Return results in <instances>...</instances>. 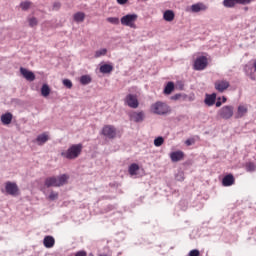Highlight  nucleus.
I'll use <instances>...</instances> for the list:
<instances>
[{
    "mask_svg": "<svg viewBox=\"0 0 256 256\" xmlns=\"http://www.w3.org/2000/svg\"><path fill=\"white\" fill-rule=\"evenodd\" d=\"M150 112L153 115H169L171 107L163 101H157L150 106Z\"/></svg>",
    "mask_w": 256,
    "mask_h": 256,
    "instance_id": "obj_1",
    "label": "nucleus"
},
{
    "mask_svg": "<svg viewBox=\"0 0 256 256\" xmlns=\"http://www.w3.org/2000/svg\"><path fill=\"white\" fill-rule=\"evenodd\" d=\"M69 179V176L66 174H62L61 176L55 177L51 176L45 179L44 185L45 187H63L65 183H67V180Z\"/></svg>",
    "mask_w": 256,
    "mask_h": 256,
    "instance_id": "obj_2",
    "label": "nucleus"
},
{
    "mask_svg": "<svg viewBox=\"0 0 256 256\" xmlns=\"http://www.w3.org/2000/svg\"><path fill=\"white\" fill-rule=\"evenodd\" d=\"M83 151V144H73L70 146L67 151L62 152L61 156L65 159H77L79 155H81V152Z\"/></svg>",
    "mask_w": 256,
    "mask_h": 256,
    "instance_id": "obj_3",
    "label": "nucleus"
},
{
    "mask_svg": "<svg viewBox=\"0 0 256 256\" xmlns=\"http://www.w3.org/2000/svg\"><path fill=\"white\" fill-rule=\"evenodd\" d=\"M235 115V108L232 105H226L223 106L218 110L217 116L220 119H225L228 121V119H231Z\"/></svg>",
    "mask_w": 256,
    "mask_h": 256,
    "instance_id": "obj_4",
    "label": "nucleus"
},
{
    "mask_svg": "<svg viewBox=\"0 0 256 256\" xmlns=\"http://www.w3.org/2000/svg\"><path fill=\"white\" fill-rule=\"evenodd\" d=\"M137 19V14H127L120 19V23L125 27H131V29H136L137 26L135 25V22L137 21Z\"/></svg>",
    "mask_w": 256,
    "mask_h": 256,
    "instance_id": "obj_5",
    "label": "nucleus"
},
{
    "mask_svg": "<svg viewBox=\"0 0 256 256\" xmlns=\"http://www.w3.org/2000/svg\"><path fill=\"white\" fill-rule=\"evenodd\" d=\"M5 191L7 195H12V197H17L19 195V186L17 183L8 181L5 183Z\"/></svg>",
    "mask_w": 256,
    "mask_h": 256,
    "instance_id": "obj_6",
    "label": "nucleus"
},
{
    "mask_svg": "<svg viewBox=\"0 0 256 256\" xmlns=\"http://www.w3.org/2000/svg\"><path fill=\"white\" fill-rule=\"evenodd\" d=\"M102 135L108 139H115L117 137V129L113 125H105L102 128Z\"/></svg>",
    "mask_w": 256,
    "mask_h": 256,
    "instance_id": "obj_7",
    "label": "nucleus"
},
{
    "mask_svg": "<svg viewBox=\"0 0 256 256\" xmlns=\"http://www.w3.org/2000/svg\"><path fill=\"white\" fill-rule=\"evenodd\" d=\"M214 87L216 91H218V93H224V91H227L229 87H231V84L229 83V81L222 79V80H217L214 83Z\"/></svg>",
    "mask_w": 256,
    "mask_h": 256,
    "instance_id": "obj_8",
    "label": "nucleus"
},
{
    "mask_svg": "<svg viewBox=\"0 0 256 256\" xmlns=\"http://www.w3.org/2000/svg\"><path fill=\"white\" fill-rule=\"evenodd\" d=\"M207 57L201 56L198 57L194 62V69L195 71H203V69H206L207 67Z\"/></svg>",
    "mask_w": 256,
    "mask_h": 256,
    "instance_id": "obj_9",
    "label": "nucleus"
},
{
    "mask_svg": "<svg viewBox=\"0 0 256 256\" xmlns=\"http://www.w3.org/2000/svg\"><path fill=\"white\" fill-rule=\"evenodd\" d=\"M125 103L130 107L131 109H137L139 107V100L137 99L136 95L128 94L125 98Z\"/></svg>",
    "mask_w": 256,
    "mask_h": 256,
    "instance_id": "obj_10",
    "label": "nucleus"
},
{
    "mask_svg": "<svg viewBox=\"0 0 256 256\" xmlns=\"http://www.w3.org/2000/svg\"><path fill=\"white\" fill-rule=\"evenodd\" d=\"M247 113H249V108L247 107V105L240 104L237 107L234 117L235 119H243V117L247 116Z\"/></svg>",
    "mask_w": 256,
    "mask_h": 256,
    "instance_id": "obj_11",
    "label": "nucleus"
},
{
    "mask_svg": "<svg viewBox=\"0 0 256 256\" xmlns=\"http://www.w3.org/2000/svg\"><path fill=\"white\" fill-rule=\"evenodd\" d=\"M145 119L144 111H133L130 113V121H134V123H141Z\"/></svg>",
    "mask_w": 256,
    "mask_h": 256,
    "instance_id": "obj_12",
    "label": "nucleus"
},
{
    "mask_svg": "<svg viewBox=\"0 0 256 256\" xmlns=\"http://www.w3.org/2000/svg\"><path fill=\"white\" fill-rule=\"evenodd\" d=\"M223 187H231V185H235V176L233 174H227L222 179Z\"/></svg>",
    "mask_w": 256,
    "mask_h": 256,
    "instance_id": "obj_13",
    "label": "nucleus"
},
{
    "mask_svg": "<svg viewBox=\"0 0 256 256\" xmlns=\"http://www.w3.org/2000/svg\"><path fill=\"white\" fill-rule=\"evenodd\" d=\"M20 73L26 81H33L35 79V74L33 72L27 70V68L21 67Z\"/></svg>",
    "mask_w": 256,
    "mask_h": 256,
    "instance_id": "obj_14",
    "label": "nucleus"
},
{
    "mask_svg": "<svg viewBox=\"0 0 256 256\" xmlns=\"http://www.w3.org/2000/svg\"><path fill=\"white\" fill-rule=\"evenodd\" d=\"M183 157H185V154L183 153V151H175L170 154V159L171 161H173V163L182 161Z\"/></svg>",
    "mask_w": 256,
    "mask_h": 256,
    "instance_id": "obj_15",
    "label": "nucleus"
},
{
    "mask_svg": "<svg viewBox=\"0 0 256 256\" xmlns=\"http://www.w3.org/2000/svg\"><path fill=\"white\" fill-rule=\"evenodd\" d=\"M43 245L46 249H51L55 247V238L53 236H45L43 240Z\"/></svg>",
    "mask_w": 256,
    "mask_h": 256,
    "instance_id": "obj_16",
    "label": "nucleus"
},
{
    "mask_svg": "<svg viewBox=\"0 0 256 256\" xmlns=\"http://www.w3.org/2000/svg\"><path fill=\"white\" fill-rule=\"evenodd\" d=\"M47 141H49V133H47V132H44V133L38 135L36 138V143L40 146L45 145V143H47Z\"/></svg>",
    "mask_w": 256,
    "mask_h": 256,
    "instance_id": "obj_17",
    "label": "nucleus"
},
{
    "mask_svg": "<svg viewBox=\"0 0 256 256\" xmlns=\"http://www.w3.org/2000/svg\"><path fill=\"white\" fill-rule=\"evenodd\" d=\"M192 13H199V11H207V5L203 3H196L191 6Z\"/></svg>",
    "mask_w": 256,
    "mask_h": 256,
    "instance_id": "obj_18",
    "label": "nucleus"
},
{
    "mask_svg": "<svg viewBox=\"0 0 256 256\" xmlns=\"http://www.w3.org/2000/svg\"><path fill=\"white\" fill-rule=\"evenodd\" d=\"M1 121L3 125H11V121H13V114L6 113L1 116Z\"/></svg>",
    "mask_w": 256,
    "mask_h": 256,
    "instance_id": "obj_19",
    "label": "nucleus"
},
{
    "mask_svg": "<svg viewBox=\"0 0 256 256\" xmlns=\"http://www.w3.org/2000/svg\"><path fill=\"white\" fill-rule=\"evenodd\" d=\"M165 21L171 22L175 19V13L172 10H166L163 14Z\"/></svg>",
    "mask_w": 256,
    "mask_h": 256,
    "instance_id": "obj_20",
    "label": "nucleus"
},
{
    "mask_svg": "<svg viewBox=\"0 0 256 256\" xmlns=\"http://www.w3.org/2000/svg\"><path fill=\"white\" fill-rule=\"evenodd\" d=\"M216 99H217L216 94L207 95L206 98H205V103L208 105V107H211V106L215 105V100Z\"/></svg>",
    "mask_w": 256,
    "mask_h": 256,
    "instance_id": "obj_21",
    "label": "nucleus"
},
{
    "mask_svg": "<svg viewBox=\"0 0 256 256\" xmlns=\"http://www.w3.org/2000/svg\"><path fill=\"white\" fill-rule=\"evenodd\" d=\"M73 18L76 23H83L85 21V13L77 12L74 14Z\"/></svg>",
    "mask_w": 256,
    "mask_h": 256,
    "instance_id": "obj_22",
    "label": "nucleus"
},
{
    "mask_svg": "<svg viewBox=\"0 0 256 256\" xmlns=\"http://www.w3.org/2000/svg\"><path fill=\"white\" fill-rule=\"evenodd\" d=\"M175 90V84L173 82H168L166 87L164 88L165 95H171Z\"/></svg>",
    "mask_w": 256,
    "mask_h": 256,
    "instance_id": "obj_23",
    "label": "nucleus"
},
{
    "mask_svg": "<svg viewBox=\"0 0 256 256\" xmlns=\"http://www.w3.org/2000/svg\"><path fill=\"white\" fill-rule=\"evenodd\" d=\"M137 171H139V164L133 163L129 166L128 172L133 177L134 175H137Z\"/></svg>",
    "mask_w": 256,
    "mask_h": 256,
    "instance_id": "obj_24",
    "label": "nucleus"
},
{
    "mask_svg": "<svg viewBox=\"0 0 256 256\" xmlns=\"http://www.w3.org/2000/svg\"><path fill=\"white\" fill-rule=\"evenodd\" d=\"M113 71V66L111 64H104L100 66L101 73H111Z\"/></svg>",
    "mask_w": 256,
    "mask_h": 256,
    "instance_id": "obj_25",
    "label": "nucleus"
},
{
    "mask_svg": "<svg viewBox=\"0 0 256 256\" xmlns=\"http://www.w3.org/2000/svg\"><path fill=\"white\" fill-rule=\"evenodd\" d=\"M51 93V89L49 88V85L44 84L41 88V94L43 97H49V94Z\"/></svg>",
    "mask_w": 256,
    "mask_h": 256,
    "instance_id": "obj_26",
    "label": "nucleus"
},
{
    "mask_svg": "<svg viewBox=\"0 0 256 256\" xmlns=\"http://www.w3.org/2000/svg\"><path fill=\"white\" fill-rule=\"evenodd\" d=\"M223 5L227 8H233L237 5V0H224Z\"/></svg>",
    "mask_w": 256,
    "mask_h": 256,
    "instance_id": "obj_27",
    "label": "nucleus"
},
{
    "mask_svg": "<svg viewBox=\"0 0 256 256\" xmlns=\"http://www.w3.org/2000/svg\"><path fill=\"white\" fill-rule=\"evenodd\" d=\"M80 83H81V85H89V83H91V76H89V75L81 76Z\"/></svg>",
    "mask_w": 256,
    "mask_h": 256,
    "instance_id": "obj_28",
    "label": "nucleus"
},
{
    "mask_svg": "<svg viewBox=\"0 0 256 256\" xmlns=\"http://www.w3.org/2000/svg\"><path fill=\"white\" fill-rule=\"evenodd\" d=\"M105 55H107V48H103V49H100V50L96 51L95 54H94V57L96 59H99V57H103Z\"/></svg>",
    "mask_w": 256,
    "mask_h": 256,
    "instance_id": "obj_29",
    "label": "nucleus"
},
{
    "mask_svg": "<svg viewBox=\"0 0 256 256\" xmlns=\"http://www.w3.org/2000/svg\"><path fill=\"white\" fill-rule=\"evenodd\" d=\"M106 21L108 23H111V25H119V23H120L119 18H117V17H108V18H106Z\"/></svg>",
    "mask_w": 256,
    "mask_h": 256,
    "instance_id": "obj_30",
    "label": "nucleus"
},
{
    "mask_svg": "<svg viewBox=\"0 0 256 256\" xmlns=\"http://www.w3.org/2000/svg\"><path fill=\"white\" fill-rule=\"evenodd\" d=\"M31 5H32V3L29 1L20 3V7H21L22 11H27V9H29L31 7Z\"/></svg>",
    "mask_w": 256,
    "mask_h": 256,
    "instance_id": "obj_31",
    "label": "nucleus"
},
{
    "mask_svg": "<svg viewBox=\"0 0 256 256\" xmlns=\"http://www.w3.org/2000/svg\"><path fill=\"white\" fill-rule=\"evenodd\" d=\"M163 143H165V139H163V137H157L155 140H154V145L155 147H161V145H163Z\"/></svg>",
    "mask_w": 256,
    "mask_h": 256,
    "instance_id": "obj_32",
    "label": "nucleus"
},
{
    "mask_svg": "<svg viewBox=\"0 0 256 256\" xmlns=\"http://www.w3.org/2000/svg\"><path fill=\"white\" fill-rule=\"evenodd\" d=\"M48 199L50 201H55V200L59 199V193H57L55 191L50 192Z\"/></svg>",
    "mask_w": 256,
    "mask_h": 256,
    "instance_id": "obj_33",
    "label": "nucleus"
},
{
    "mask_svg": "<svg viewBox=\"0 0 256 256\" xmlns=\"http://www.w3.org/2000/svg\"><path fill=\"white\" fill-rule=\"evenodd\" d=\"M28 23L30 27H37L39 22L37 21V18L32 17V18H28Z\"/></svg>",
    "mask_w": 256,
    "mask_h": 256,
    "instance_id": "obj_34",
    "label": "nucleus"
},
{
    "mask_svg": "<svg viewBox=\"0 0 256 256\" xmlns=\"http://www.w3.org/2000/svg\"><path fill=\"white\" fill-rule=\"evenodd\" d=\"M64 87H67V89H72L73 88V82H71V80L69 79H64L62 81Z\"/></svg>",
    "mask_w": 256,
    "mask_h": 256,
    "instance_id": "obj_35",
    "label": "nucleus"
},
{
    "mask_svg": "<svg viewBox=\"0 0 256 256\" xmlns=\"http://www.w3.org/2000/svg\"><path fill=\"white\" fill-rule=\"evenodd\" d=\"M255 169H256L255 163H253V162L246 163L247 171L251 172V171H255Z\"/></svg>",
    "mask_w": 256,
    "mask_h": 256,
    "instance_id": "obj_36",
    "label": "nucleus"
},
{
    "mask_svg": "<svg viewBox=\"0 0 256 256\" xmlns=\"http://www.w3.org/2000/svg\"><path fill=\"white\" fill-rule=\"evenodd\" d=\"M252 0H236L237 5H249Z\"/></svg>",
    "mask_w": 256,
    "mask_h": 256,
    "instance_id": "obj_37",
    "label": "nucleus"
},
{
    "mask_svg": "<svg viewBox=\"0 0 256 256\" xmlns=\"http://www.w3.org/2000/svg\"><path fill=\"white\" fill-rule=\"evenodd\" d=\"M199 255H201V252H199V250L197 249L191 250L188 254V256H199Z\"/></svg>",
    "mask_w": 256,
    "mask_h": 256,
    "instance_id": "obj_38",
    "label": "nucleus"
},
{
    "mask_svg": "<svg viewBox=\"0 0 256 256\" xmlns=\"http://www.w3.org/2000/svg\"><path fill=\"white\" fill-rule=\"evenodd\" d=\"M59 9H61V3L55 2L53 4V11H59Z\"/></svg>",
    "mask_w": 256,
    "mask_h": 256,
    "instance_id": "obj_39",
    "label": "nucleus"
},
{
    "mask_svg": "<svg viewBox=\"0 0 256 256\" xmlns=\"http://www.w3.org/2000/svg\"><path fill=\"white\" fill-rule=\"evenodd\" d=\"M75 256H87V252L85 250H81L76 252Z\"/></svg>",
    "mask_w": 256,
    "mask_h": 256,
    "instance_id": "obj_40",
    "label": "nucleus"
},
{
    "mask_svg": "<svg viewBox=\"0 0 256 256\" xmlns=\"http://www.w3.org/2000/svg\"><path fill=\"white\" fill-rule=\"evenodd\" d=\"M129 0H117V3L119 5H125V3H127Z\"/></svg>",
    "mask_w": 256,
    "mask_h": 256,
    "instance_id": "obj_41",
    "label": "nucleus"
},
{
    "mask_svg": "<svg viewBox=\"0 0 256 256\" xmlns=\"http://www.w3.org/2000/svg\"><path fill=\"white\" fill-rule=\"evenodd\" d=\"M186 145L188 146V147H190V145L192 144V143H194V141L193 140H191V139H188V140H186Z\"/></svg>",
    "mask_w": 256,
    "mask_h": 256,
    "instance_id": "obj_42",
    "label": "nucleus"
},
{
    "mask_svg": "<svg viewBox=\"0 0 256 256\" xmlns=\"http://www.w3.org/2000/svg\"><path fill=\"white\" fill-rule=\"evenodd\" d=\"M222 103H227V98L226 97L222 98Z\"/></svg>",
    "mask_w": 256,
    "mask_h": 256,
    "instance_id": "obj_43",
    "label": "nucleus"
},
{
    "mask_svg": "<svg viewBox=\"0 0 256 256\" xmlns=\"http://www.w3.org/2000/svg\"><path fill=\"white\" fill-rule=\"evenodd\" d=\"M221 105V102L220 101H217L216 102V107H219Z\"/></svg>",
    "mask_w": 256,
    "mask_h": 256,
    "instance_id": "obj_44",
    "label": "nucleus"
}]
</instances>
